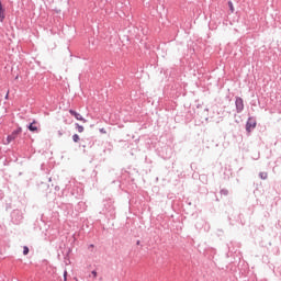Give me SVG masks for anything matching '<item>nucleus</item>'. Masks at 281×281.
Returning a JSON list of instances; mask_svg holds the SVG:
<instances>
[{
  "label": "nucleus",
  "instance_id": "1a4fd4ad",
  "mask_svg": "<svg viewBox=\"0 0 281 281\" xmlns=\"http://www.w3.org/2000/svg\"><path fill=\"white\" fill-rule=\"evenodd\" d=\"M220 194H222L223 196H227V194H229V191L227 189H222L220 191Z\"/></svg>",
  "mask_w": 281,
  "mask_h": 281
},
{
  "label": "nucleus",
  "instance_id": "9b49d317",
  "mask_svg": "<svg viewBox=\"0 0 281 281\" xmlns=\"http://www.w3.org/2000/svg\"><path fill=\"white\" fill-rule=\"evenodd\" d=\"M259 177L260 179L265 180L268 178V173L267 172H259Z\"/></svg>",
  "mask_w": 281,
  "mask_h": 281
},
{
  "label": "nucleus",
  "instance_id": "a211bd4d",
  "mask_svg": "<svg viewBox=\"0 0 281 281\" xmlns=\"http://www.w3.org/2000/svg\"><path fill=\"white\" fill-rule=\"evenodd\" d=\"M136 245H140V241H139V240H137V241H136Z\"/></svg>",
  "mask_w": 281,
  "mask_h": 281
},
{
  "label": "nucleus",
  "instance_id": "423d86ee",
  "mask_svg": "<svg viewBox=\"0 0 281 281\" xmlns=\"http://www.w3.org/2000/svg\"><path fill=\"white\" fill-rule=\"evenodd\" d=\"M34 124H36V121H33V123L27 125V128L31 131V133H36V131H38V127H36Z\"/></svg>",
  "mask_w": 281,
  "mask_h": 281
},
{
  "label": "nucleus",
  "instance_id": "dca6fc26",
  "mask_svg": "<svg viewBox=\"0 0 281 281\" xmlns=\"http://www.w3.org/2000/svg\"><path fill=\"white\" fill-rule=\"evenodd\" d=\"M64 280L67 281V270L64 271Z\"/></svg>",
  "mask_w": 281,
  "mask_h": 281
},
{
  "label": "nucleus",
  "instance_id": "f257e3e1",
  "mask_svg": "<svg viewBox=\"0 0 281 281\" xmlns=\"http://www.w3.org/2000/svg\"><path fill=\"white\" fill-rule=\"evenodd\" d=\"M256 126H257L256 119L254 116L248 117V120L246 122V132L251 133V131H254V128H256Z\"/></svg>",
  "mask_w": 281,
  "mask_h": 281
},
{
  "label": "nucleus",
  "instance_id": "ddd939ff",
  "mask_svg": "<svg viewBox=\"0 0 281 281\" xmlns=\"http://www.w3.org/2000/svg\"><path fill=\"white\" fill-rule=\"evenodd\" d=\"M58 137H63L65 135V130H59L57 132Z\"/></svg>",
  "mask_w": 281,
  "mask_h": 281
},
{
  "label": "nucleus",
  "instance_id": "aec40b11",
  "mask_svg": "<svg viewBox=\"0 0 281 281\" xmlns=\"http://www.w3.org/2000/svg\"><path fill=\"white\" fill-rule=\"evenodd\" d=\"M5 98H8V94L5 95Z\"/></svg>",
  "mask_w": 281,
  "mask_h": 281
},
{
  "label": "nucleus",
  "instance_id": "f03ea898",
  "mask_svg": "<svg viewBox=\"0 0 281 281\" xmlns=\"http://www.w3.org/2000/svg\"><path fill=\"white\" fill-rule=\"evenodd\" d=\"M235 106H236V113H240L241 111H245V101L243 100V98L236 97Z\"/></svg>",
  "mask_w": 281,
  "mask_h": 281
},
{
  "label": "nucleus",
  "instance_id": "6ab92c4d",
  "mask_svg": "<svg viewBox=\"0 0 281 281\" xmlns=\"http://www.w3.org/2000/svg\"><path fill=\"white\" fill-rule=\"evenodd\" d=\"M205 111H210V109H205Z\"/></svg>",
  "mask_w": 281,
  "mask_h": 281
},
{
  "label": "nucleus",
  "instance_id": "0eeeda50",
  "mask_svg": "<svg viewBox=\"0 0 281 281\" xmlns=\"http://www.w3.org/2000/svg\"><path fill=\"white\" fill-rule=\"evenodd\" d=\"M75 126H76L78 133H85V127L82 125L76 123Z\"/></svg>",
  "mask_w": 281,
  "mask_h": 281
},
{
  "label": "nucleus",
  "instance_id": "9d476101",
  "mask_svg": "<svg viewBox=\"0 0 281 281\" xmlns=\"http://www.w3.org/2000/svg\"><path fill=\"white\" fill-rule=\"evenodd\" d=\"M228 8H229L232 14H234V2L228 1Z\"/></svg>",
  "mask_w": 281,
  "mask_h": 281
},
{
  "label": "nucleus",
  "instance_id": "4468645a",
  "mask_svg": "<svg viewBox=\"0 0 281 281\" xmlns=\"http://www.w3.org/2000/svg\"><path fill=\"white\" fill-rule=\"evenodd\" d=\"M91 274H92L93 278H98V271L92 270V271H91Z\"/></svg>",
  "mask_w": 281,
  "mask_h": 281
},
{
  "label": "nucleus",
  "instance_id": "6e6552de",
  "mask_svg": "<svg viewBox=\"0 0 281 281\" xmlns=\"http://www.w3.org/2000/svg\"><path fill=\"white\" fill-rule=\"evenodd\" d=\"M72 142H75V144H78V142H80V136L78 134H74Z\"/></svg>",
  "mask_w": 281,
  "mask_h": 281
},
{
  "label": "nucleus",
  "instance_id": "f8f14e48",
  "mask_svg": "<svg viewBox=\"0 0 281 281\" xmlns=\"http://www.w3.org/2000/svg\"><path fill=\"white\" fill-rule=\"evenodd\" d=\"M27 254H30V248L27 246L23 247V255L27 256Z\"/></svg>",
  "mask_w": 281,
  "mask_h": 281
},
{
  "label": "nucleus",
  "instance_id": "20e7f679",
  "mask_svg": "<svg viewBox=\"0 0 281 281\" xmlns=\"http://www.w3.org/2000/svg\"><path fill=\"white\" fill-rule=\"evenodd\" d=\"M21 133H23V128L18 127L16 130H14V131L10 134L11 139H16V137H19V135H21Z\"/></svg>",
  "mask_w": 281,
  "mask_h": 281
},
{
  "label": "nucleus",
  "instance_id": "2eb2a0df",
  "mask_svg": "<svg viewBox=\"0 0 281 281\" xmlns=\"http://www.w3.org/2000/svg\"><path fill=\"white\" fill-rule=\"evenodd\" d=\"M10 142H14V138H11L10 135H8L7 143L10 144Z\"/></svg>",
  "mask_w": 281,
  "mask_h": 281
},
{
  "label": "nucleus",
  "instance_id": "39448f33",
  "mask_svg": "<svg viewBox=\"0 0 281 281\" xmlns=\"http://www.w3.org/2000/svg\"><path fill=\"white\" fill-rule=\"evenodd\" d=\"M5 19V9L3 8V4L1 3V0H0V21L1 23H3Z\"/></svg>",
  "mask_w": 281,
  "mask_h": 281
},
{
  "label": "nucleus",
  "instance_id": "7ed1b4c3",
  "mask_svg": "<svg viewBox=\"0 0 281 281\" xmlns=\"http://www.w3.org/2000/svg\"><path fill=\"white\" fill-rule=\"evenodd\" d=\"M69 113L70 115H72V117H76L77 120H79V122H87V120L82 117L81 114L76 112L75 110H69Z\"/></svg>",
  "mask_w": 281,
  "mask_h": 281
},
{
  "label": "nucleus",
  "instance_id": "f3484780",
  "mask_svg": "<svg viewBox=\"0 0 281 281\" xmlns=\"http://www.w3.org/2000/svg\"><path fill=\"white\" fill-rule=\"evenodd\" d=\"M100 133L106 134V130L104 127L100 128Z\"/></svg>",
  "mask_w": 281,
  "mask_h": 281
}]
</instances>
